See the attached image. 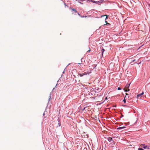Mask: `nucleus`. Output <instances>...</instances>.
Instances as JSON below:
<instances>
[{
	"instance_id": "1",
	"label": "nucleus",
	"mask_w": 150,
	"mask_h": 150,
	"mask_svg": "<svg viewBox=\"0 0 150 150\" xmlns=\"http://www.w3.org/2000/svg\"><path fill=\"white\" fill-rule=\"evenodd\" d=\"M91 72V70L88 71L82 74H79L78 75L80 77H82L84 75H86L89 74Z\"/></svg>"
},
{
	"instance_id": "2",
	"label": "nucleus",
	"mask_w": 150,
	"mask_h": 150,
	"mask_svg": "<svg viewBox=\"0 0 150 150\" xmlns=\"http://www.w3.org/2000/svg\"><path fill=\"white\" fill-rule=\"evenodd\" d=\"M106 16V17L105 19V22L106 23V24L107 23H108V22H107L105 20H106V19H107V18H108V17L109 16H108V15H104V16H101V17H104V16Z\"/></svg>"
},
{
	"instance_id": "3",
	"label": "nucleus",
	"mask_w": 150,
	"mask_h": 150,
	"mask_svg": "<svg viewBox=\"0 0 150 150\" xmlns=\"http://www.w3.org/2000/svg\"><path fill=\"white\" fill-rule=\"evenodd\" d=\"M108 140L110 142H111L113 140L112 138L110 137L108 138Z\"/></svg>"
},
{
	"instance_id": "4",
	"label": "nucleus",
	"mask_w": 150,
	"mask_h": 150,
	"mask_svg": "<svg viewBox=\"0 0 150 150\" xmlns=\"http://www.w3.org/2000/svg\"><path fill=\"white\" fill-rule=\"evenodd\" d=\"M142 146H143V147L144 149H146L147 148V146H145V145L144 144H141Z\"/></svg>"
},
{
	"instance_id": "5",
	"label": "nucleus",
	"mask_w": 150,
	"mask_h": 150,
	"mask_svg": "<svg viewBox=\"0 0 150 150\" xmlns=\"http://www.w3.org/2000/svg\"><path fill=\"white\" fill-rule=\"evenodd\" d=\"M125 128H126L125 127H119L118 128H117V129H123Z\"/></svg>"
},
{
	"instance_id": "6",
	"label": "nucleus",
	"mask_w": 150,
	"mask_h": 150,
	"mask_svg": "<svg viewBox=\"0 0 150 150\" xmlns=\"http://www.w3.org/2000/svg\"><path fill=\"white\" fill-rule=\"evenodd\" d=\"M71 9L76 13H78V12L74 8H71Z\"/></svg>"
},
{
	"instance_id": "7",
	"label": "nucleus",
	"mask_w": 150,
	"mask_h": 150,
	"mask_svg": "<svg viewBox=\"0 0 150 150\" xmlns=\"http://www.w3.org/2000/svg\"><path fill=\"white\" fill-rule=\"evenodd\" d=\"M130 85V83L129 84H127L126 86V87L127 88H129V85Z\"/></svg>"
},
{
	"instance_id": "8",
	"label": "nucleus",
	"mask_w": 150,
	"mask_h": 150,
	"mask_svg": "<svg viewBox=\"0 0 150 150\" xmlns=\"http://www.w3.org/2000/svg\"><path fill=\"white\" fill-rule=\"evenodd\" d=\"M141 96H142V95H141V94H138L137 95V97L138 98H139V97Z\"/></svg>"
},
{
	"instance_id": "9",
	"label": "nucleus",
	"mask_w": 150,
	"mask_h": 150,
	"mask_svg": "<svg viewBox=\"0 0 150 150\" xmlns=\"http://www.w3.org/2000/svg\"><path fill=\"white\" fill-rule=\"evenodd\" d=\"M102 55H103V53L105 51V50L104 49H102Z\"/></svg>"
},
{
	"instance_id": "10",
	"label": "nucleus",
	"mask_w": 150,
	"mask_h": 150,
	"mask_svg": "<svg viewBox=\"0 0 150 150\" xmlns=\"http://www.w3.org/2000/svg\"><path fill=\"white\" fill-rule=\"evenodd\" d=\"M138 150H144V149L142 148H138Z\"/></svg>"
},
{
	"instance_id": "11",
	"label": "nucleus",
	"mask_w": 150,
	"mask_h": 150,
	"mask_svg": "<svg viewBox=\"0 0 150 150\" xmlns=\"http://www.w3.org/2000/svg\"><path fill=\"white\" fill-rule=\"evenodd\" d=\"M123 101L125 103H126V101L125 100V98H124V100H123Z\"/></svg>"
},
{
	"instance_id": "12",
	"label": "nucleus",
	"mask_w": 150,
	"mask_h": 150,
	"mask_svg": "<svg viewBox=\"0 0 150 150\" xmlns=\"http://www.w3.org/2000/svg\"><path fill=\"white\" fill-rule=\"evenodd\" d=\"M121 89V88H120V87H118V88H117V90H120Z\"/></svg>"
},
{
	"instance_id": "13",
	"label": "nucleus",
	"mask_w": 150,
	"mask_h": 150,
	"mask_svg": "<svg viewBox=\"0 0 150 150\" xmlns=\"http://www.w3.org/2000/svg\"><path fill=\"white\" fill-rule=\"evenodd\" d=\"M77 13L78 14V15L79 16H81L80 14L78 12V13Z\"/></svg>"
},
{
	"instance_id": "14",
	"label": "nucleus",
	"mask_w": 150,
	"mask_h": 150,
	"mask_svg": "<svg viewBox=\"0 0 150 150\" xmlns=\"http://www.w3.org/2000/svg\"><path fill=\"white\" fill-rule=\"evenodd\" d=\"M106 25H110V24H109V23H107L106 24Z\"/></svg>"
},
{
	"instance_id": "15",
	"label": "nucleus",
	"mask_w": 150,
	"mask_h": 150,
	"mask_svg": "<svg viewBox=\"0 0 150 150\" xmlns=\"http://www.w3.org/2000/svg\"><path fill=\"white\" fill-rule=\"evenodd\" d=\"M128 98V97L127 96H126L125 97V98Z\"/></svg>"
},
{
	"instance_id": "16",
	"label": "nucleus",
	"mask_w": 150,
	"mask_h": 150,
	"mask_svg": "<svg viewBox=\"0 0 150 150\" xmlns=\"http://www.w3.org/2000/svg\"><path fill=\"white\" fill-rule=\"evenodd\" d=\"M128 98V97L127 96H126L125 97V98Z\"/></svg>"
},
{
	"instance_id": "17",
	"label": "nucleus",
	"mask_w": 150,
	"mask_h": 150,
	"mask_svg": "<svg viewBox=\"0 0 150 150\" xmlns=\"http://www.w3.org/2000/svg\"><path fill=\"white\" fill-rule=\"evenodd\" d=\"M125 92H127V89H126V90H125Z\"/></svg>"
},
{
	"instance_id": "18",
	"label": "nucleus",
	"mask_w": 150,
	"mask_h": 150,
	"mask_svg": "<svg viewBox=\"0 0 150 150\" xmlns=\"http://www.w3.org/2000/svg\"><path fill=\"white\" fill-rule=\"evenodd\" d=\"M144 94V92H143L142 93H140V94H141V95H143Z\"/></svg>"
},
{
	"instance_id": "19",
	"label": "nucleus",
	"mask_w": 150,
	"mask_h": 150,
	"mask_svg": "<svg viewBox=\"0 0 150 150\" xmlns=\"http://www.w3.org/2000/svg\"><path fill=\"white\" fill-rule=\"evenodd\" d=\"M129 91V88H127V91Z\"/></svg>"
},
{
	"instance_id": "20",
	"label": "nucleus",
	"mask_w": 150,
	"mask_h": 150,
	"mask_svg": "<svg viewBox=\"0 0 150 150\" xmlns=\"http://www.w3.org/2000/svg\"><path fill=\"white\" fill-rule=\"evenodd\" d=\"M91 51L90 49L89 50L87 51V52H90Z\"/></svg>"
},
{
	"instance_id": "21",
	"label": "nucleus",
	"mask_w": 150,
	"mask_h": 150,
	"mask_svg": "<svg viewBox=\"0 0 150 150\" xmlns=\"http://www.w3.org/2000/svg\"><path fill=\"white\" fill-rule=\"evenodd\" d=\"M135 61V59H134V60L133 61V62H134V61Z\"/></svg>"
},
{
	"instance_id": "22",
	"label": "nucleus",
	"mask_w": 150,
	"mask_h": 150,
	"mask_svg": "<svg viewBox=\"0 0 150 150\" xmlns=\"http://www.w3.org/2000/svg\"><path fill=\"white\" fill-rule=\"evenodd\" d=\"M81 17H84V16H81Z\"/></svg>"
},
{
	"instance_id": "23",
	"label": "nucleus",
	"mask_w": 150,
	"mask_h": 150,
	"mask_svg": "<svg viewBox=\"0 0 150 150\" xmlns=\"http://www.w3.org/2000/svg\"><path fill=\"white\" fill-rule=\"evenodd\" d=\"M126 95H128V94H127V93H126Z\"/></svg>"
},
{
	"instance_id": "24",
	"label": "nucleus",
	"mask_w": 150,
	"mask_h": 150,
	"mask_svg": "<svg viewBox=\"0 0 150 150\" xmlns=\"http://www.w3.org/2000/svg\"><path fill=\"white\" fill-rule=\"evenodd\" d=\"M54 88L53 89V90H54Z\"/></svg>"
}]
</instances>
